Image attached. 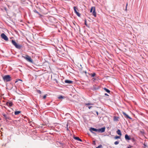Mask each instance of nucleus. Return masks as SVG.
<instances>
[{"instance_id":"f257e3e1","label":"nucleus","mask_w":148,"mask_h":148,"mask_svg":"<svg viewBox=\"0 0 148 148\" xmlns=\"http://www.w3.org/2000/svg\"><path fill=\"white\" fill-rule=\"evenodd\" d=\"M105 127H103L99 129H97L91 127L90 128V130L91 132L94 133L93 131H95L96 132H105Z\"/></svg>"},{"instance_id":"f03ea898","label":"nucleus","mask_w":148,"mask_h":148,"mask_svg":"<svg viewBox=\"0 0 148 148\" xmlns=\"http://www.w3.org/2000/svg\"><path fill=\"white\" fill-rule=\"evenodd\" d=\"M11 42L13 45L17 49H20L22 47L21 45L17 43L14 40H11Z\"/></svg>"},{"instance_id":"7ed1b4c3","label":"nucleus","mask_w":148,"mask_h":148,"mask_svg":"<svg viewBox=\"0 0 148 148\" xmlns=\"http://www.w3.org/2000/svg\"><path fill=\"white\" fill-rule=\"evenodd\" d=\"M3 78L5 82H9L12 80L11 77L9 75H6L3 76Z\"/></svg>"},{"instance_id":"20e7f679","label":"nucleus","mask_w":148,"mask_h":148,"mask_svg":"<svg viewBox=\"0 0 148 148\" xmlns=\"http://www.w3.org/2000/svg\"><path fill=\"white\" fill-rule=\"evenodd\" d=\"M22 57L26 60L27 61L32 63H33V60L32 59L31 57L28 55H25V56L22 55Z\"/></svg>"},{"instance_id":"39448f33","label":"nucleus","mask_w":148,"mask_h":148,"mask_svg":"<svg viewBox=\"0 0 148 148\" xmlns=\"http://www.w3.org/2000/svg\"><path fill=\"white\" fill-rule=\"evenodd\" d=\"M95 10V7H92L90 9V12H92L93 15L95 16V17H96V14Z\"/></svg>"},{"instance_id":"423d86ee","label":"nucleus","mask_w":148,"mask_h":148,"mask_svg":"<svg viewBox=\"0 0 148 148\" xmlns=\"http://www.w3.org/2000/svg\"><path fill=\"white\" fill-rule=\"evenodd\" d=\"M1 37L5 40L7 41L8 39L7 36L4 33H2L1 35Z\"/></svg>"},{"instance_id":"0eeeda50","label":"nucleus","mask_w":148,"mask_h":148,"mask_svg":"<svg viewBox=\"0 0 148 148\" xmlns=\"http://www.w3.org/2000/svg\"><path fill=\"white\" fill-rule=\"evenodd\" d=\"M2 115L4 117L5 119L6 120V121L8 120H11V118L7 115L5 114L4 113L2 114Z\"/></svg>"},{"instance_id":"6e6552de","label":"nucleus","mask_w":148,"mask_h":148,"mask_svg":"<svg viewBox=\"0 0 148 148\" xmlns=\"http://www.w3.org/2000/svg\"><path fill=\"white\" fill-rule=\"evenodd\" d=\"M73 9L74 10V12L75 13L77 14V15L79 17L80 16V13L77 12V9L78 10V9L76 8V7L74 6L73 7Z\"/></svg>"},{"instance_id":"1a4fd4ad","label":"nucleus","mask_w":148,"mask_h":148,"mask_svg":"<svg viewBox=\"0 0 148 148\" xmlns=\"http://www.w3.org/2000/svg\"><path fill=\"white\" fill-rule=\"evenodd\" d=\"M6 105L9 107H11L13 105L12 102L11 101L7 102L6 103Z\"/></svg>"},{"instance_id":"9d476101","label":"nucleus","mask_w":148,"mask_h":148,"mask_svg":"<svg viewBox=\"0 0 148 148\" xmlns=\"http://www.w3.org/2000/svg\"><path fill=\"white\" fill-rule=\"evenodd\" d=\"M123 114L124 116H125V117L127 119H132L131 117H130L128 115H127L125 112H123Z\"/></svg>"},{"instance_id":"9b49d317","label":"nucleus","mask_w":148,"mask_h":148,"mask_svg":"<svg viewBox=\"0 0 148 148\" xmlns=\"http://www.w3.org/2000/svg\"><path fill=\"white\" fill-rule=\"evenodd\" d=\"M125 138L126 140H130L131 139V138L127 134L125 135Z\"/></svg>"},{"instance_id":"f8f14e48","label":"nucleus","mask_w":148,"mask_h":148,"mask_svg":"<svg viewBox=\"0 0 148 148\" xmlns=\"http://www.w3.org/2000/svg\"><path fill=\"white\" fill-rule=\"evenodd\" d=\"M64 82L65 83L68 84H71L73 82V81L67 79L65 80Z\"/></svg>"},{"instance_id":"ddd939ff","label":"nucleus","mask_w":148,"mask_h":148,"mask_svg":"<svg viewBox=\"0 0 148 148\" xmlns=\"http://www.w3.org/2000/svg\"><path fill=\"white\" fill-rule=\"evenodd\" d=\"M99 86L96 85H94L93 86V89L94 90H96L98 89L99 88Z\"/></svg>"},{"instance_id":"4468645a","label":"nucleus","mask_w":148,"mask_h":148,"mask_svg":"<svg viewBox=\"0 0 148 148\" xmlns=\"http://www.w3.org/2000/svg\"><path fill=\"white\" fill-rule=\"evenodd\" d=\"M74 139H75L76 140H77L79 141H80V142H82V140L80 139L79 137H75L74 138Z\"/></svg>"},{"instance_id":"2eb2a0df","label":"nucleus","mask_w":148,"mask_h":148,"mask_svg":"<svg viewBox=\"0 0 148 148\" xmlns=\"http://www.w3.org/2000/svg\"><path fill=\"white\" fill-rule=\"evenodd\" d=\"M116 133L119 135H121V130H118L116 131Z\"/></svg>"},{"instance_id":"dca6fc26","label":"nucleus","mask_w":148,"mask_h":148,"mask_svg":"<svg viewBox=\"0 0 148 148\" xmlns=\"http://www.w3.org/2000/svg\"><path fill=\"white\" fill-rule=\"evenodd\" d=\"M93 104L92 103H85V105L86 106H90V105H93Z\"/></svg>"},{"instance_id":"f3484780","label":"nucleus","mask_w":148,"mask_h":148,"mask_svg":"<svg viewBox=\"0 0 148 148\" xmlns=\"http://www.w3.org/2000/svg\"><path fill=\"white\" fill-rule=\"evenodd\" d=\"M119 118L117 116H114V120L115 121H117L118 120Z\"/></svg>"},{"instance_id":"a211bd4d","label":"nucleus","mask_w":148,"mask_h":148,"mask_svg":"<svg viewBox=\"0 0 148 148\" xmlns=\"http://www.w3.org/2000/svg\"><path fill=\"white\" fill-rule=\"evenodd\" d=\"M104 90H105L106 92L108 93H109L110 92V91L108 89H107L106 88H103Z\"/></svg>"},{"instance_id":"6ab92c4d","label":"nucleus","mask_w":148,"mask_h":148,"mask_svg":"<svg viewBox=\"0 0 148 148\" xmlns=\"http://www.w3.org/2000/svg\"><path fill=\"white\" fill-rule=\"evenodd\" d=\"M21 112L20 111H16L14 112V114L16 115L18 114Z\"/></svg>"},{"instance_id":"aec40b11","label":"nucleus","mask_w":148,"mask_h":148,"mask_svg":"<svg viewBox=\"0 0 148 148\" xmlns=\"http://www.w3.org/2000/svg\"><path fill=\"white\" fill-rule=\"evenodd\" d=\"M96 75V73H93L91 74L90 75H91L92 77H94Z\"/></svg>"},{"instance_id":"412c9836","label":"nucleus","mask_w":148,"mask_h":148,"mask_svg":"<svg viewBox=\"0 0 148 148\" xmlns=\"http://www.w3.org/2000/svg\"><path fill=\"white\" fill-rule=\"evenodd\" d=\"M33 11L34 12L38 14L39 15H40V13L38 12L36 10H34Z\"/></svg>"},{"instance_id":"4be33fe9","label":"nucleus","mask_w":148,"mask_h":148,"mask_svg":"<svg viewBox=\"0 0 148 148\" xmlns=\"http://www.w3.org/2000/svg\"><path fill=\"white\" fill-rule=\"evenodd\" d=\"M121 138V136H116L114 137V139H117L118 138Z\"/></svg>"},{"instance_id":"5701e85b","label":"nucleus","mask_w":148,"mask_h":148,"mask_svg":"<svg viewBox=\"0 0 148 148\" xmlns=\"http://www.w3.org/2000/svg\"><path fill=\"white\" fill-rule=\"evenodd\" d=\"M58 98L59 99H63L64 98V97L60 95L58 97Z\"/></svg>"},{"instance_id":"b1692460","label":"nucleus","mask_w":148,"mask_h":148,"mask_svg":"<svg viewBox=\"0 0 148 148\" xmlns=\"http://www.w3.org/2000/svg\"><path fill=\"white\" fill-rule=\"evenodd\" d=\"M19 81H22L21 79H16V80L15 82V83H16L17 82Z\"/></svg>"},{"instance_id":"393cba45","label":"nucleus","mask_w":148,"mask_h":148,"mask_svg":"<svg viewBox=\"0 0 148 148\" xmlns=\"http://www.w3.org/2000/svg\"><path fill=\"white\" fill-rule=\"evenodd\" d=\"M37 92L39 94H41V91L40 90H36Z\"/></svg>"},{"instance_id":"a878e982","label":"nucleus","mask_w":148,"mask_h":148,"mask_svg":"<svg viewBox=\"0 0 148 148\" xmlns=\"http://www.w3.org/2000/svg\"><path fill=\"white\" fill-rule=\"evenodd\" d=\"M119 142L118 141H115L114 143V144L115 145H118V144H119Z\"/></svg>"},{"instance_id":"bb28decb","label":"nucleus","mask_w":148,"mask_h":148,"mask_svg":"<svg viewBox=\"0 0 148 148\" xmlns=\"http://www.w3.org/2000/svg\"><path fill=\"white\" fill-rule=\"evenodd\" d=\"M84 24L87 27H88V26L87 25L86 21V19L85 20Z\"/></svg>"},{"instance_id":"cd10ccee","label":"nucleus","mask_w":148,"mask_h":148,"mask_svg":"<svg viewBox=\"0 0 148 148\" xmlns=\"http://www.w3.org/2000/svg\"><path fill=\"white\" fill-rule=\"evenodd\" d=\"M53 81H56V83L57 84H58V80H57V79H53Z\"/></svg>"},{"instance_id":"c85d7f7f","label":"nucleus","mask_w":148,"mask_h":148,"mask_svg":"<svg viewBox=\"0 0 148 148\" xmlns=\"http://www.w3.org/2000/svg\"><path fill=\"white\" fill-rule=\"evenodd\" d=\"M140 132L143 134H145L144 131L143 130L140 131Z\"/></svg>"},{"instance_id":"c756f323","label":"nucleus","mask_w":148,"mask_h":148,"mask_svg":"<svg viewBox=\"0 0 148 148\" xmlns=\"http://www.w3.org/2000/svg\"><path fill=\"white\" fill-rule=\"evenodd\" d=\"M102 147V145H100L97 147H96V148H101Z\"/></svg>"},{"instance_id":"7c9ffc66","label":"nucleus","mask_w":148,"mask_h":148,"mask_svg":"<svg viewBox=\"0 0 148 148\" xmlns=\"http://www.w3.org/2000/svg\"><path fill=\"white\" fill-rule=\"evenodd\" d=\"M47 95H45L43 96V99H45L47 97Z\"/></svg>"},{"instance_id":"2f4dec72","label":"nucleus","mask_w":148,"mask_h":148,"mask_svg":"<svg viewBox=\"0 0 148 148\" xmlns=\"http://www.w3.org/2000/svg\"><path fill=\"white\" fill-rule=\"evenodd\" d=\"M97 80V79L96 78H93L92 79V80L93 81H94L95 80Z\"/></svg>"},{"instance_id":"473e14b6","label":"nucleus","mask_w":148,"mask_h":148,"mask_svg":"<svg viewBox=\"0 0 148 148\" xmlns=\"http://www.w3.org/2000/svg\"><path fill=\"white\" fill-rule=\"evenodd\" d=\"M92 144L93 145H96V143H95V141H94V140H93V141H92Z\"/></svg>"},{"instance_id":"72a5a7b5","label":"nucleus","mask_w":148,"mask_h":148,"mask_svg":"<svg viewBox=\"0 0 148 148\" xmlns=\"http://www.w3.org/2000/svg\"><path fill=\"white\" fill-rule=\"evenodd\" d=\"M143 145L144 146L143 147L144 148H146V147H147V145H146L145 143L143 144Z\"/></svg>"},{"instance_id":"f704fd0d","label":"nucleus","mask_w":148,"mask_h":148,"mask_svg":"<svg viewBox=\"0 0 148 148\" xmlns=\"http://www.w3.org/2000/svg\"><path fill=\"white\" fill-rule=\"evenodd\" d=\"M131 139L132 140V142H134L135 141V139H134V138H131Z\"/></svg>"},{"instance_id":"c9c22d12","label":"nucleus","mask_w":148,"mask_h":148,"mask_svg":"<svg viewBox=\"0 0 148 148\" xmlns=\"http://www.w3.org/2000/svg\"><path fill=\"white\" fill-rule=\"evenodd\" d=\"M127 5H128V3H127L126 4V8H125V11L127 10Z\"/></svg>"},{"instance_id":"e433bc0d","label":"nucleus","mask_w":148,"mask_h":148,"mask_svg":"<svg viewBox=\"0 0 148 148\" xmlns=\"http://www.w3.org/2000/svg\"><path fill=\"white\" fill-rule=\"evenodd\" d=\"M132 147V146L129 145V146H128L127 148H131Z\"/></svg>"},{"instance_id":"4c0bfd02","label":"nucleus","mask_w":148,"mask_h":148,"mask_svg":"<svg viewBox=\"0 0 148 148\" xmlns=\"http://www.w3.org/2000/svg\"><path fill=\"white\" fill-rule=\"evenodd\" d=\"M92 107V106H88V108L89 109H90Z\"/></svg>"},{"instance_id":"58836bf2","label":"nucleus","mask_w":148,"mask_h":148,"mask_svg":"<svg viewBox=\"0 0 148 148\" xmlns=\"http://www.w3.org/2000/svg\"><path fill=\"white\" fill-rule=\"evenodd\" d=\"M105 95L106 96H108V95L106 93H105Z\"/></svg>"},{"instance_id":"ea45409f","label":"nucleus","mask_w":148,"mask_h":148,"mask_svg":"<svg viewBox=\"0 0 148 148\" xmlns=\"http://www.w3.org/2000/svg\"><path fill=\"white\" fill-rule=\"evenodd\" d=\"M96 114H97V115H98V112L97 111L96 112Z\"/></svg>"},{"instance_id":"a19ab883","label":"nucleus","mask_w":148,"mask_h":148,"mask_svg":"<svg viewBox=\"0 0 148 148\" xmlns=\"http://www.w3.org/2000/svg\"><path fill=\"white\" fill-rule=\"evenodd\" d=\"M147 131H148V130H147Z\"/></svg>"},{"instance_id":"79ce46f5","label":"nucleus","mask_w":148,"mask_h":148,"mask_svg":"<svg viewBox=\"0 0 148 148\" xmlns=\"http://www.w3.org/2000/svg\"><path fill=\"white\" fill-rule=\"evenodd\" d=\"M1 118H0V120H1Z\"/></svg>"}]
</instances>
